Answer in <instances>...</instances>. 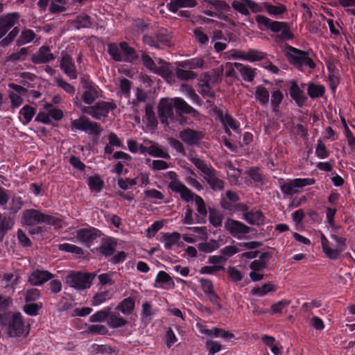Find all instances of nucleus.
<instances>
[{
  "label": "nucleus",
  "instance_id": "obj_9",
  "mask_svg": "<svg viewBox=\"0 0 355 355\" xmlns=\"http://www.w3.org/2000/svg\"><path fill=\"white\" fill-rule=\"evenodd\" d=\"M175 101L173 99L162 98L158 105V115L161 123L164 125H168V120H173Z\"/></svg>",
  "mask_w": 355,
  "mask_h": 355
},
{
  "label": "nucleus",
  "instance_id": "obj_39",
  "mask_svg": "<svg viewBox=\"0 0 355 355\" xmlns=\"http://www.w3.org/2000/svg\"><path fill=\"white\" fill-rule=\"evenodd\" d=\"M175 75L179 80L188 81L193 80L197 77L196 72L185 68L177 67L175 69Z\"/></svg>",
  "mask_w": 355,
  "mask_h": 355
},
{
  "label": "nucleus",
  "instance_id": "obj_57",
  "mask_svg": "<svg viewBox=\"0 0 355 355\" xmlns=\"http://www.w3.org/2000/svg\"><path fill=\"white\" fill-rule=\"evenodd\" d=\"M19 28L16 26L10 31L8 35L0 41V47H6L9 46L16 38L19 33Z\"/></svg>",
  "mask_w": 355,
  "mask_h": 355
},
{
  "label": "nucleus",
  "instance_id": "obj_40",
  "mask_svg": "<svg viewBox=\"0 0 355 355\" xmlns=\"http://www.w3.org/2000/svg\"><path fill=\"white\" fill-rule=\"evenodd\" d=\"M35 37L34 31L31 29H25L21 31L20 36L16 41V45L21 46L32 42Z\"/></svg>",
  "mask_w": 355,
  "mask_h": 355
},
{
  "label": "nucleus",
  "instance_id": "obj_53",
  "mask_svg": "<svg viewBox=\"0 0 355 355\" xmlns=\"http://www.w3.org/2000/svg\"><path fill=\"white\" fill-rule=\"evenodd\" d=\"M265 6V10L270 15H279L281 14H283L286 11V8L284 5H278L275 6L272 5L268 2H264Z\"/></svg>",
  "mask_w": 355,
  "mask_h": 355
},
{
  "label": "nucleus",
  "instance_id": "obj_28",
  "mask_svg": "<svg viewBox=\"0 0 355 355\" xmlns=\"http://www.w3.org/2000/svg\"><path fill=\"white\" fill-rule=\"evenodd\" d=\"M189 160L200 171L205 177L209 176L213 172H216V170L212 167L210 164L207 163L205 160L201 159L196 157H189Z\"/></svg>",
  "mask_w": 355,
  "mask_h": 355
},
{
  "label": "nucleus",
  "instance_id": "obj_33",
  "mask_svg": "<svg viewBox=\"0 0 355 355\" xmlns=\"http://www.w3.org/2000/svg\"><path fill=\"white\" fill-rule=\"evenodd\" d=\"M254 96L258 103L262 106L266 105L269 102V92L263 85H258L256 87Z\"/></svg>",
  "mask_w": 355,
  "mask_h": 355
},
{
  "label": "nucleus",
  "instance_id": "obj_11",
  "mask_svg": "<svg viewBox=\"0 0 355 355\" xmlns=\"http://www.w3.org/2000/svg\"><path fill=\"white\" fill-rule=\"evenodd\" d=\"M205 137V133L200 130H196L191 128H186L179 133L180 139L187 145L190 146H199Z\"/></svg>",
  "mask_w": 355,
  "mask_h": 355
},
{
  "label": "nucleus",
  "instance_id": "obj_64",
  "mask_svg": "<svg viewBox=\"0 0 355 355\" xmlns=\"http://www.w3.org/2000/svg\"><path fill=\"white\" fill-rule=\"evenodd\" d=\"M221 121L225 125L229 126L234 131L239 129V123L229 114H226L223 117H222Z\"/></svg>",
  "mask_w": 355,
  "mask_h": 355
},
{
  "label": "nucleus",
  "instance_id": "obj_60",
  "mask_svg": "<svg viewBox=\"0 0 355 355\" xmlns=\"http://www.w3.org/2000/svg\"><path fill=\"white\" fill-rule=\"evenodd\" d=\"M44 108L48 110L49 118L51 117L55 121H60L63 118V112L61 110L55 108L52 104L46 103L44 105Z\"/></svg>",
  "mask_w": 355,
  "mask_h": 355
},
{
  "label": "nucleus",
  "instance_id": "obj_30",
  "mask_svg": "<svg viewBox=\"0 0 355 355\" xmlns=\"http://www.w3.org/2000/svg\"><path fill=\"white\" fill-rule=\"evenodd\" d=\"M128 323V320L121 316L117 313H112L109 315L107 320V325L112 329H118L123 327Z\"/></svg>",
  "mask_w": 355,
  "mask_h": 355
},
{
  "label": "nucleus",
  "instance_id": "obj_5",
  "mask_svg": "<svg viewBox=\"0 0 355 355\" xmlns=\"http://www.w3.org/2000/svg\"><path fill=\"white\" fill-rule=\"evenodd\" d=\"M320 238L322 252L325 254L326 257L331 260L338 259L341 253L347 248V239L343 236H338L335 234H330V238L337 243L336 248L329 247V241L322 232L320 233Z\"/></svg>",
  "mask_w": 355,
  "mask_h": 355
},
{
  "label": "nucleus",
  "instance_id": "obj_19",
  "mask_svg": "<svg viewBox=\"0 0 355 355\" xmlns=\"http://www.w3.org/2000/svg\"><path fill=\"white\" fill-rule=\"evenodd\" d=\"M55 55L51 53L49 46H42L37 53L33 54L31 58V62L34 64H45L55 60Z\"/></svg>",
  "mask_w": 355,
  "mask_h": 355
},
{
  "label": "nucleus",
  "instance_id": "obj_10",
  "mask_svg": "<svg viewBox=\"0 0 355 355\" xmlns=\"http://www.w3.org/2000/svg\"><path fill=\"white\" fill-rule=\"evenodd\" d=\"M315 182V180L314 178H295L289 182L282 184L280 189L284 195L293 196L298 192L297 189L313 185Z\"/></svg>",
  "mask_w": 355,
  "mask_h": 355
},
{
  "label": "nucleus",
  "instance_id": "obj_47",
  "mask_svg": "<svg viewBox=\"0 0 355 355\" xmlns=\"http://www.w3.org/2000/svg\"><path fill=\"white\" fill-rule=\"evenodd\" d=\"M214 8L218 12L223 13L230 10V6L223 0H202Z\"/></svg>",
  "mask_w": 355,
  "mask_h": 355
},
{
  "label": "nucleus",
  "instance_id": "obj_12",
  "mask_svg": "<svg viewBox=\"0 0 355 355\" xmlns=\"http://www.w3.org/2000/svg\"><path fill=\"white\" fill-rule=\"evenodd\" d=\"M101 231L93 227L80 228L76 231V239L87 247L91 246L94 241L101 236Z\"/></svg>",
  "mask_w": 355,
  "mask_h": 355
},
{
  "label": "nucleus",
  "instance_id": "obj_51",
  "mask_svg": "<svg viewBox=\"0 0 355 355\" xmlns=\"http://www.w3.org/2000/svg\"><path fill=\"white\" fill-rule=\"evenodd\" d=\"M112 298L110 291H103L95 294L92 300V305L96 306L102 304Z\"/></svg>",
  "mask_w": 355,
  "mask_h": 355
},
{
  "label": "nucleus",
  "instance_id": "obj_52",
  "mask_svg": "<svg viewBox=\"0 0 355 355\" xmlns=\"http://www.w3.org/2000/svg\"><path fill=\"white\" fill-rule=\"evenodd\" d=\"M157 43L159 48L161 46H169L171 37L168 34L166 29H162L155 34Z\"/></svg>",
  "mask_w": 355,
  "mask_h": 355
},
{
  "label": "nucleus",
  "instance_id": "obj_14",
  "mask_svg": "<svg viewBox=\"0 0 355 355\" xmlns=\"http://www.w3.org/2000/svg\"><path fill=\"white\" fill-rule=\"evenodd\" d=\"M168 188L172 193H178L181 199L186 202L193 201L196 196L194 193L180 181L169 182Z\"/></svg>",
  "mask_w": 355,
  "mask_h": 355
},
{
  "label": "nucleus",
  "instance_id": "obj_7",
  "mask_svg": "<svg viewBox=\"0 0 355 355\" xmlns=\"http://www.w3.org/2000/svg\"><path fill=\"white\" fill-rule=\"evenodd\" d=\"M116 108V105L114 103L101 101L94 105L86 107L83 112L95 119L101 120L102 118L107 116L109 112Z\"/></svg>",
  "mask_w": 355,
  "mask_h": 355
},
{
  "label": "nucleus",
  "instance_id": "obj_2",
  "mask_svg": "<svg viewBox=\"0 0 355 355\" xmlns=\"http://www.w3.org/2000/svg\"><path fill=\"white\" fill-rule=\"evenodd\" d=\"M286 49L288 61L297 70L305 72L307 68L311 71L316 67L315 62L309 57L308 51L300 50L290 45H287Z\"/></svg>",
  "mask_w": 355,
  "mask_h": 355
},
{
  "label": "nucleus",
  "instance_id": "obj_16",
  "mask_svg": "<svg viewBox=\"0 0 355 355\" xmlns=\"http://www.w3.org/2000/svg\"><path fill=\"white\" fill-rule=\"evenodd\" d=\"M288 91L291 98L295 101L297 106L299 107H304L308 98L297 81L293 80L290 82Z\"/></svg>",
  "mask_w": 355,
  "mask_h": 355
},
{
  "label": "nucleus",
  "instance_id": "obj_34",
  "mask_svg": "<svg viewBox=\"0 0 355 355\" xmlns=\"http://www.w3.org/2000/svg\"><path fill=\"white\" fill-rule=\"evenodd\" d=\"M204 64V60L200 58H193L184 61L178 62L177 65L182 68L188 69L192 71L200 68Z\"/></svg>",
  "mask_w": 355,
  "mask_h": 355
},
{
  "label": "nucleus",
  "instance_id": "obj_26",
  "mask_svg": "<svg viewBox=\"0 0 355 355\" xmlns=\"http://www.w3.org/2000/svg\"><path fill=\"white\" fill-rule=\"evenodd\" d=\"M197 5V0H171L167 4L166 7L170 12L177 13L180 8H191L196 7Z\"/></svg>",
  "mask_w": 355,
  "mask_h": 355
},
{
  "label": "nucleus",
  "instance_id": "obj_38",
  "mask_svg": "<svg viewBox=\"0 0 355 355\" xmlns=\"http://www.w3.org/2000/svg\"><path fill=\"white\" fill-rule=\"evenodd\" d=\"M267 56V53L255 49H250L245 51V61L254 62L264 60Z\"/></svg>",
  "mask_w": 355,
  "mask_h": 355
},
{
  "label": "nucleus",
  "instance_id": "obj_3",
  "mask_svg": "<svg viewBox=\"0 0 355 355\" xmlns=\"http://www.w3.org/2000/svg\"><path fill=\"white\" fill-rule=\"evenodd\" d=\"M107 53L115 62L132 63L139 59V54L135 48L127 42H112L107 44Z\"/></svg>",
  "mask_w": 355,
  "mask_h": 355
},
{
  "label": "nucleus",
  "instance_id": "obj_13",
  "mask_svg": "<svg viewBox=\"0 0 355 355\" xmlns=\"http://www.w3.org/2000/svg\"><path fill=\"white\" fill-rule=\"evenodd\" d=\"M225 227L232 236L239 239L241 238V234H248L251 230V228L243 223L232 218L227 219Z\"/></svg>",
  "mask_w": 355,
  "mask_h": 355
},
{
  "label": "nucleus",
  "instance_id": "obj_20",
  "mask_svg": "<svg viewBox=\"0 0 355 355\" xmlns=\"http://www.w3.org/2000/svg\"><path fill=\"white\" fill-rule=\"evenodd\" d=\"M174 101L175 108L179 116H182V114H191L195 118L199 116L198 111L189 105L183 98L175 97Z\"/></svg>",
  "mask_w": 355,
  "mask_h": 355
},
{
  "label": "nucleus",
  "instance_id": "obj_8",
  "mask_svg": "<svg viewBox=\"0 0 355 355\" xmlns=\"http://www.w3.org/2000/svg\"><path fill=\"white\" fill-rule=\"evenodd\" d=\"M80 83L85 89L82 99L85 104L92 105L98 98L101 90L98 85L92 82L89 76L83 77Z\"/></svg>",
  "mask_w": 355,
  "mask_h": 355
},
{
  "label": "nucleus",
  "instance_id": "obj_63",
  "mask_svg": "<svg viewBox=\"0 0 355 355\" xmlns=\"http://www.w3.org/2000/svg\"><path fill=\"white\" fill-rule=\"evenodd\" d=\"M193 36L201 46L207 45L209 42V37L202 31L201 27L196 28L193 30Z\"/></svg>",
  "mask_w": 355,
  "mask_h": 355
},
{
  "label": "nucleus",
  "instance_id": "obj_49",
  "mask_svg": "<svg viewBox=\"0 0 355 355\" xmlns=\"http://www.w3.org/2000/svg\"><path fill=\"white\" fill-rule=\"evenodd\" d=\"M275 287L272 283H266L260 287L254 288L252 290V294L259 297H263L269 292L275 291Z\"/></svg>",
  "mask_w": 355,
  "mask_h": 355
},
{
  "label": "nucleus",
  "instance_id": "obj_15",
  "mask_svg": "<svg viewBox=\"0 0 355 355\" xmlns=\"http://www.w3.org/2000/svg\"><path fill=\"white\" fill-rule=\"evenodd\" d=\"M60 69L72 80L76 79L78 72L75 65V62L71 55L67 53L62 55L60 63Z\"/></svg>",
  "mask_w": 355,
  "mask_h": 355
},
{
  "label": "nucleus",
  "instance_id": "obj_31",
  "mask_svg": "<svg viewBox=\"0 0 355 355\" xmlns=\"http://www.w3.org/2000/svg\"><path fill=\"white\" fill-rule=\"evenodd\" d=\"M15 222L10 217L3 216L0 212V242L3 241L7 232L14 226Z\"/></svg>",
  "mask_w": 355,
  "mask_h": 355
},
{
  "label": "nucleus",
  "instance_id": "obj_6",
  "mask_svg": "<svg viewBox=\"0 0 355 355\" xmlns=\"http://www.w3.org/2000/svg\"><path fill=\"white\" fill-rule=\"evenodd\" d=\"M95 277L94 272H71L67 276L66 282L70 287L83 291L91 287Z\"/></svg>",
  "mask_w": 355,
  "mask_h": 355
},
{
  "label": "nucleus",
  "instance_id": "obj_41",
  "mask_svg": "<svg viewBox=\"0 0 355 355\" xmlns=\"http://www.w3.org/2000/svg\"><path fill=\"white\" fill-rule=\"evenodd\" d=\"M223 215L214 208L209 209V220L214 227H219L222 225Z\"/></svg>",
  "mask_w": 355,
  "mask_h": 355
},
{
  "label": "nucleus",
  "instance_id": "obj_23",
  "mask_svg": "<svg viewBox=\"0 0 355 355\" xmlns=\"http://www.w3.org/2000/svg\"><path fill=\"white\" fill-rule=\"evenodd\" d=\"M193 200L195 201L198 211V214H196V223L204 224L206 222V217L207 216V209L205 202L201 196L196 194L195 198H193Z\"/></svg>",
  "mask_w": 355,
  "mask_h": 355
},
{
  "label": "nucleus",
  "instance_id": "obj_56",
  "mask_svg": "<svg viewBox=\"0 0 355 355\" xmlns=\"http://www.w3.org/2000/svg\"><path fill=\"white\" fill-rule=\"evenodd\" d=\"M35 112L36 110L35 107L28 105H24L19 111V114H21L25 119L23 123L26 125L30 123L35 114Z\"/></svg>",
  "mask_w": 355,
  "mask_h": 355
},
{
  "label": "nucleus",
  "instance_id": "obj_36",
  "mask_svg": "<svg viewBox=\"0 0 355 355\" xmlns=\"http://www.w3.org/2000/svg\"><path fill=\"white\" fill-rule=\"evenodd\" d=\"M205 181L214 191H221L224 188V181L216 175V172L209 174V176L205 177Z\"/></svg>",
  "mask_w": 355,
  "mask_h": 355
},
{
  "label": "nucleus",
  "instance_id": "obj_32",
  "mask_svg": "<svg viewBox=\"0 0 355 355\" xmlns=\"http://www.w3.org/2000/svg\"><path fill=\"white\" fill-rule=\"evenodd\" d=\"M155 315V311L153 309L151 303L150 302L143 303L141 313V321L148 324L152 321Z\"/></svg>",
  "mask_w": 355,
  "mask_h": 355
},
{
  "label": "nucleus",
  "instance_id": "obj_25",
  "mask_svg": "<svg viewBox=\"0 0 355 355\" xmlns=\"http://www.w3.org/2000/svg\"><path fill=\"white\" fill-rule=\"evenodd\" d=\"M234 66L236 69L239 71L243 80L249 83L254 80L256 76L257 69L239 62H234Z\"/></svg>",
  "mask_w": 355,
  "mask_h": 355
},
{
  "label": "nucleus",
  "instance_id": "obj_42",
  "mask_svg": "<svg viewBox=\"0 0 355 355\" xmlns=\"http://www.w3.org/2000/svg\"><path fill=\"white\" fill-rule=\"evenodd\" d=\"M144 108L145 118L148 125L152 128L156 127L158 122L153 110V106L150 103H146Z\"/></svg>",
  "mask_w": 355,
  "mask_h": 355
},
{
  "label": "nucleus",
  "instance_id": "obj_46",
  "mask_svg": "<svg viewBox=\"0 0 355 355\" xmlns=\"http://www.w3.org/2000/svg\"><path fill=\"white\" fill-rule=\"evenodd\" d=\"M88 186L91 191L98 193L102 190L104 182L98 175L90 176L88 178Z\"/></svg>",
  "mask_w": 355,
  "mask_h": 355
},
{
  "label": "nucleus",
  "instance_id": "obj_24",
  "mask_svg": "<svg viewBox=\"0 0 355 355\" xmlns=\"http://www.w3.org/2000/svg\"><path fill=\"white\" fill-rule=\"evenodd\" d=\"M20 15L18 12H10L0 16V27L8 33L19 21Z\"/></svg>",
  "mask_w": 355,
  "mask_h": 355
},
{
  "label": "nucleus",
  "instance_id": "obj_48",
  "mask_svg": "<svg viewBox=\"0 0 355 355\" xmlns=\"http://www.w3.org/2000/svg\"><path fill=\"white\" fill-rule=\"evenodd\" d=\"M90 119L85 116H81L78 119L73 120L71 123L72 130L87 131V127Z\"/></svg>",
  "mask_w": 355,
  "mask_h": 355
},
{
  "label": "nucleus",
  "instance_id": "obj_17",
  "mask_svg": "<svg viewBox=\"0 0 355 355\" xmlns=\"http://www.w3.org/2000/svg\"><path fill=\"white\" fill-rule=\"evenodd\" d=\"M116 245V240L114 238L107 236L102 239L101 245L96 248V250L100 254L107 258L114 254Z\"/></svg>",
  "mask_w": 355,
  "mask_h": 355
},
{
  "label": "nucleus",
  "instance_id": "obj_1",
  "mask_svg": "<svg viewBox=\"0 0 355 355\" xmlns=\"http://www.w3.org/2000/svg\"><path fill=\"white\" fill-rule=\"evenodd\" d=\"M0 326L6 329L10 338H19L26 336V327L24 316L19 311H8L0 314Z\"/></svg>",
  "mask_w": 355,
  "mask_h": 355
},
{
  "label": "nucleus",
  "instance_id": "obj_44",
  "mask_svg": "<svg viewBox=\"0 0 355 355\" xmlns=\"http://www.w3.org/2000/svg\"><path fill=\"white\" fill-rule=\"evenodd\" d=\"M180 239V234L178 232L166 233L163 236L162 241L164 243V248L170 250L173 245H175Z\"/></svg>",
  "mask_w": 355,
  "mask_h": 355
},
{
  "label": "nucleus",
  "instance_id": "obj_55",
  "mask_svg": "<svg viewBox=\"0 0 355 355\" xmlns=\"http://www.w3.org/2000/svg\"><path fill=\"white\" fill-rule=\"evenodd\" d=\"M42 308V304L40 303H30L24 304L23 311L30 316H36L38 315L39 311Z\"/></svg>",
  "mask_w": 355,
  "mask_h": 355
},
{
  "label": "nucleus",
  "instance_id": "obj_22",
  "mask_svg": "<svg viewBox=\"0 0 355 355\" xmlns=\"http://www.w3.org/2000/svg\"><path fill=\"white\" fill-rule=\"evenodd\" d=\"M137 296H129L122 300L116 306V310L124 315H130L135 308Z\"/></svg>",
  "mask_w": 355,
  "mask_h": 355
},
{
  "label": "nucleus",
  "instance_id": "obj_50",
  "mask_svg": "<svg viewBox=\"0 0 355 355\" xmlns=\"http://www.w3.org/2000/svg\"><path fill=\"white\" fill-rule=\"evenodd\" d=\"M200 90L199 92L205 98H214L215 92L212 89L209 80H201L200 83Z\"/></svg>",
  "mask_w": 355,
  "mask_h": 355
},
{
  "label": "nucleus",
  "instance_id": "obj_37",
  "mask_svg": "<svg viewBox=\"0 0 355 355\" xmlns=\"http://www.w3.org/2000/svg\"><path fill=\"white\" fill-rule=\"evenodd\" d=\"M112 311L111 306H106L104 309L96 311L95 313L89 317L90 322H103L108 319L110 311Z\"/></svg>",
  "mask_w": 355,
  "mask_h": 355
},
{
  "label": "nucleus",
  "instance_id": "obj_62",
  "mask_svg": "<svg viewBox=\"0 0 355 355\" xmlns=\"http://www.w3.org/2000/svg\"><path fill=\"white\" fill-rule=\"evenodd\" d=\"M247 174L253 180L254 182L261 183L264 182V176L260 173V168L259 167H252L248 171Z\"/></svg>",
  "mask_w": 355,
  "mask_h": 355
},
{
  "label": "nucleus",
  "instance_id": "obj_21",
  "mask_svg": "<svg viewBox=\"0 0 355 355\" xmlns=\"http://www.w3.org/2000/svg\"><path fill=\"white\" fill-rule=\"evenodd\" d=\"M243 218L252 225L260 226L265 224L266 217L259 209H252L244 214Z\"/></svg>",
  "mask_w": 355,
  "mask_h": 355
},
{
  "label": "nucleus",
  "instance_id": "obj_45",
  "mask_svg": "<svg viewBox=\"0 0 355 355\" xmlns=\"http://www.w3.org/2000/svg\"><path fill=\"white\" fill-rule=\"evenodd\" d=\"M284 99L283 93L279 89L273 91L271 94L270 104L272 110L274 112H277L279 110V105Z\"/></svg>",
  "mask_w": 355,
  "mask_h": 355
},
{
  "label": "nucleus",
  "instance_id": "obj_43",
  "mask_svg": "<svg viewBox=\"0 0 355 355\" xmlns=\"http://www.w3.org/2000/svg\"><path fill=\"white\" fill-rule=\"evenodd\" d=\"M219 247L218 242L214 239H211L208 242H202L198 245L199 251L204 253H211L218 249Z\"/></svg>",
  "mask_w": 355,
  "mask_h": 355
},
{
  "label": "nucleus",
  "instance_id": "obj_35",
  "mask_svg": "<svg viewBox=\"0 0 355 355\" xmlns=\"http://www.w3.org/2000/svg\"><path fill=\"white\" fill-rule=\"evenodd\" d=\"M147 99V94L142 89L137 87L136 91V98L134 99L132 103L134 112L139 113L140 110H142L140 107V103L146 102Z\"/></svg>",
  "mask_w": 355,
  "mask_h": 355
},
{
  "label": "nucleus",
  "instance_id": "obj_18",
  "mask_svg": "<svg viewBox=\"0 0 355 355\" xmlns=\"http://www.w3.org/2000/svg\"><path fill=\"white\" fill-rule=\"evenodd\" d=\"M54 275L48 270H34L29 276L28 282L33 286H42L49 280L52 279Z\"/></svg>",
  "mask_w": 355,
  "mask_h": 355
},
{
  "label": "nucleus",
  "instance_id": "obj_58",
  "mask_svg": "<svg viewBox=\"0 0 355 355\" xmlns=\"http://www.w3.org/2000/svg\"><path fill=\"white\" fill-rule=\"evenodd\" d=\"M211 336L214 338H222L225 340H230L234 337V335L223 329L214 327L211 329Z\"/></svg>",
  "mask_w": 355,
  "mask_h": 355
},
{
  "label": "nucleus",
  "instance_id": "obj_54",
  "mask_svg": "<svg viewBox=\"0 0 355 355\" xmlns=\"http://www.w3.org/2000/svg\"><path fill=\"white\" fill-rule=\"evenodd\" d=\"M58 249L63 252H69L80 256L84 254V251L81 248L68 243L60 244L58 245Z\"/></svg>",
  "mask_w": 355,
  "mask_h": 355
},
{
  "label": "nucleus",
  "instance_id": "obj_4",
  "mask_svg": "<svg viewBox=\"0 0 355 355\" xmlns=\"http://www.w3.org/2000/svg\"><path fill=\"white\" fill-rule=\"evenodd\" d=\"M60 219L49 214H45L40 209H28L23 211L21 223L26 226H34L44 223L49 225H55Z\"/></svg>",
  "mask_w": 355,
  "mask_h": 355
},
{
  "label": "nucleus",
  "instance_id": "obj_29",
  "mask_svg": "<svg viewBox=\"0 0 355 355\" xmlns=\"http://www.w3.org/2000/svg\"><path fill=\"white\" fill-rule=\"evenodd\" d=\"M325 87L320 84L310 82L307 85V94L311 99L322 97L325 93Z\"/></svg>",
  "mask_w": 355,
  "mask_h": 355
},
{
  "label": "nucleus",
  "instance_id": "obj_61",
  "mask_svg": "<svg viewBox=\"0 0 355 355\" xmlns=\"http://www.w3.org/2000/svg\"><path fill=\"white\" fill-rule=\"evenodd\" d=\"M148 154L155 157H161L166 159L171 158L170 155L166 151L162 150L156 145H151L149 146Z\"/></svg>",
  "mask_w": 355,
  "mask_h": 355
},
{
  "label": "nucleus",
  "instance_id": "obj_59",
  "mask_svg": "<svg viewBox=\"0 0 355 355\" xmlns=\"http://www.w3.org/2000/svg\"><path fill=\"white\" fill-rule=\"evenodd\" d=\"M293 38V34L291 33L290 27L288 24L285 22L284 28L281 29L280 32L277 35V41L284 42Z\"/></svg>",
  "mask_w": 355,
  "mask_h": 355
},
{
  "label": "nucleus",
  "instance_id": "obj_27",
  "mask_svg": "<svg viewBox=\"0 0 355 355\" xmlns=\"http://www.w3.org/2000/svg\"><path fill=\"white\" fill-rule=\"evenodd\" d=\"M189 160L200 171L205 177L209 176L213 172H216V170L212 167L210 164L207 163L205 160L201 159L196 157H189Z\"/></svg>",
  "mask_w": 355,
  "mask_h": 355
}]
</instances>
